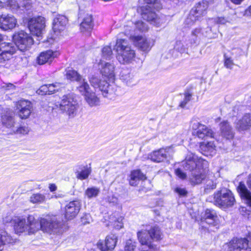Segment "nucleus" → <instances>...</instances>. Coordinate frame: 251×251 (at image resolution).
Listing matches in <instances>:
<instances>
[{
    "label": "nucleus",
    "instance_id": "nucleus-1",
    "mask_svg": "<svg viewBox=\"0 0 251 251\" xmlns=\"http://www.w3.org/2000/svg\"><path fill=\"white\" fill-rule=\"evenodd\" d=\"M3 40V36L0 34V43ZM13 40L16 46L11 43H0V64H4L11 59L17 49L24 51L33 43L32 38L23 30L15 32L13 35Z\"/></svg>",
    "mask_w": 251,
    "mask_h": 251
},
{
    "label": "nucleus",
    "instance_id": "nucleus-2",
    "mask_svg": "<svg viewBox=\"0 0 251 251\" xmlns=\"http://www.w3.org/2000/svg\"><path fill=\"white\" fill-rule=\"evenodd\" d=\"M208 163L195 153L189 152L182 162L184 169L191 173L190 179L192 184H199L201 183L204 177L203 169L208 167Z\"/></svg>",
    "mask_w": 251,
    "mask_h": 251
},
{
    "label": "nucleus",
    "instance_id": "nucleus-3",
    "mask_svg": "<svg viewBox=\"0 0 251 251\" xmlns=\"http://www.w3.org/2000/svg\"><path fill=\"white\" fill-rule=\"evenodd\" d=\"M114 49L117 52V59L121 64L130 63L135 57V50L125 39H118Z\"/></svg>",
    "mask_w": 251,
    "mask_h": 251
},
{
    "label": "nucleus",
    "instance_id": "nucleus-4",
    "mask_svg": "<svg viewBox=\"0 0 251 251\" xmlns=\"http://www.w3.org/2000/svg\"><path fill=\"white\" fill-rule=\"evenodd\" d=\"M14 228L16 233L25 232L28 234L34 233L39 230V225L32 215H29L27 219L18 217L13 220Z\"/></svg>",
    "mask_w": 251,
    "mask_h": 251
},
{
    "label": "nucleus",
    "instance_id": "nucleus-5",
    "mask_svg": "<svg viewBox=\"0 0 251 251\" xmlns=\"http://www.w3.org/2000/svg\"><path fill=\"white\" fill-rule=\"evenodd\" d=\"M78 104L73 94L63 96L59 102V109L70 118L75 117L77 113Z\"/></svg>",
    "mask_w": 251,
    "mask_h": 251
},
{
    "label": "nucleus",
    "instance_id": "nucleus-6",
    "mask_svg": "<svg viewBox=\"0 0 251 251\" xmlns=\"http://www.w3.org/2000/svg\"><path fill=\"white\" fill-rule=\"evenodd\" d=\"M36 223L40 225L39 229L50 234H61L64 231L62 224L56 216L41 219L40 222L36 220Z\"/></svg>",
    "mask_w": 251,
    "mask_h": 251
},
{
    "label": "nucleus",
    "instance_id": "nucleus-7",
    "mask_svg": "<svg viewBox=\"0 0 251 251\" xmlns=\"http://www.w3.org/2000/svg\"><path fill=\"white\" fill-rule=\"evenodd\" d=\"M213 200L215 205L224 208L231 207L235 202L233 194L226 189L215 192L213 195Z\"/></svg>",
    "mask_w": 251,
    "mask_h": 251
},
{
    "label": "nucleus",
    "instance_id": "nucleus-8",
    "mask_svg": "<svg viewBox=\"0 0 251 251\" xmlns=\"http://www.w3.org/2000/svg\"><path fill=\"white\" fill-rule=\"evenodd\" d=\"M89 81L93 87L99 89L104 97L109 99H112L114 97L115 92L113 86L109 85L107 81H100L98 77L95 76H92Z\"/></svg>",
    "mask_w": 251,
    "mask_h": 251
},
{
    "label": "nucleus",
    "instance_id": "nucleus-9",
    "mask_svg": "<svg viewBox=\"0 0 251 251\" xmlns=\"http://www.w3.org/2000/svg\"><path fill=\"white\" fill-rule=\"evenodd\" d=\"M201 223V226L209 231H215L219 227L218 217L213 210H205Z\"/></svg>",
    "mask_w": 251,
    "mask_h": 251
},
{
    "label": "nucleus",
    "instance_id": "nucleus-10",
    "mask_svg": "<svg viewBox=\"0 0 251 251\" xmlns=\"http://www.w3.org/2000/svg\"><path fill=\"white\" fill-rule=\"evenodd\" d=\"M249 241L246 238H233L223 246L221 251H247Z\"/></svg>",
    "mask_w": 251,
    "mask_h": 251
},
{
    "label": "nucleus",
    "instance_id": "nucleus-11",
    "mask_svg": "<svg viewBox=\"0 0 251 251\" xmlns=\"http://www.w3.org/2000/svg\"><path fill=\"white\" fill-rule=\"evenodd\" d=\"M154 9L148 5L142 6L140 9L141 14L144 20L151 22L156 26H159L164 22V20L158 17Z\"/></svg>",
    "mask_w": 251,
    "mask_h": 251
},
{
    "label": "nucleus",
    "instance_id": "nucleus-12",
    "mask_svg": "<svg viewBox=\"0 0 251 251\" xmlns=\"http://www.w3.org/2000/svg\"><path fill=\"white\" fill-rule=\"evenodd\" d=\"M28 27L32 34L41 37L45 28V19L41 16L31 18L28 21Z\"/></svg>",
    "mask_w": 251,
    "mask_h": 251
},
{
    "label": "nucleus",
    "instance_id": "nucleus-13",
    "mask_svg": "<svg viewBox=\"0 0 251 251\" xmlns=\"http://www.w3.org/2000/svg\"><path fill=\"white\" fill-rule=\"evenodd\" d=\"M191 126L194 130L193 134L198 138L203 139L205 137H214L213 131L207 126L200 123L197 121L192 120Z\"/></svg>",
    "mask_w": 251,
    "mask_h": 251
},
{
    "label": "nucleus",
    "instance_id": "nucleus-14",
    "mask_svg": "<svg viewBox=\"0 0 251 251\" xmlns=\"http://www.w3.org/2000/svg\"><path fill=\"white\" fill-rule=\"evenodd\" d=\"M171 150L170 147L160 148L150 153L148 155V159L155 163L164 162L170 158Z\"/></svg>",
    "mask_w": 251,
    "mask_h": 251
},
{
    "label": "nucleus",
    "instance_id": "nucleus-15",
    "mask_svg": "<svg viewBox=\"0 0 251 251\" xmlns=\"http://www.w3.org/2000/svg\"><path fill=\"white\" fill-rule=\"evenodd\" d=\"M16 107L19 116L22 119L28 118L33 110L31 102L25 100H21L17 102Z\"/></svg>",
    "mask_w": 251,
    "mask_h": 251
},
{
    "label": "nucleus",
    "instance_id": "nucleus-16",
    "mask_svg": "<svg viewBox=\"0 0 251 251\" xmlns=\"http://www.w3.org/2000/svg\"><path fill=\"white\" fill-rule=\"evenodd\" d=\"M117 238L115 234H111L106 236L104 242L99 241L97 243L98 248L101 251H111L115 247Z\"/></svg>",
    "mask_w": 251,
    "mask_h": 251
},
{
    "label": "nucleus",
    "instance_id": "nucleus-17",
    "mask_svg": "<svg viewBox=\"0 0 251 251\" xmlns=\"http://www.w3.org/2000/svg\"><path fill=\"white\" fill-rule=\"evenodd\" d=\"M80 206V203L78 201H74L68 203L65 206L66 219L71 220L74 218L78 213Z\"/></svg>",
    "mask_w": 251,
    "mask_h": 251
},
{
    "label": "nucleus",
    "instance_id": "nucleus-18",
    "mask_svg": "<svg viewBox=\"0 0 251 251\" xmlns=\"http://www.w3.org/2000/svg\"><path fill=\"white\" fill-rule=\"evenodd\" d=\"M99 66L102 75L109 80L113 81L115 77L114 65L112 63L104 62L103 61L100 60Z\"/></svg>",
    "mask_w": 251,
    "mask_h": 251
},
{
    "label": "nucleus",
    "instance_id": "nucleus-19",
    "mask_svg": "<svg viewBox=\"0 0 251 251\" xmlns=\"http://www.w3.org/2000/svg\"><path fill=\"white\" fill-rule=\"evenodd\" d=\"M135 45L141 50L148 52L153 45L152 39H148L142 36H137L134 37Z\"/></svg>",
    "mask_w": 251,
    "mask_h": 251
},
{
    "label": "nucleus",
    "instance_id": "nucleus-20",
    "mask_svg": "<svg viewBox=\"0 0 251 251\" xmlns=\"http://www.w3.org/2000/svg\"><path fill=\"white\" fill-rule=\"evenodd\" d=\"M17 24V20L11 15L0 16V27L4 30L13 29Z\"/></svg>",
    "mask_w": 251,
    "mask_h": 251
},
{
    "label": "nucleus",
    "instance_id": "nucleus-21",
    "mask_svg": "<svg viewBox=\"0 0 251 251\" xmlns=\"http://www.w3.org/2000/svg\"><path fill=\"white\" fill-rule=\"evenodd\" d=\"M201 182L204 183L205 192L208 193L211 190L216 188L217 180L215 176L212 174H209L207 176H205L204 174V177Z\"/></svg>",
    "mask_w": 251,
    "mask_h": 251
},
{
    "label": "nucleus",
    "instance_id": "nucleus-22",
    "mask_svg": "<svg viewBox=\"0 0 251 251\" xmlns=\"http://www.w3.org/2000/svg\"><path fill=\"white\" fill-rule=\"evenodd\" d=\"M137 237L139 242L142 245H146L149 247L150 250L153 248L152 244L153 240L148 234V230H141L137 232Z\"/></svg>",
    "mask_w": 251,
    "mask_h": 251
},
{
    "label": "nucleus",
    "instance_id": "nucleus-23",
    "mask_svg": "<svg viewBox=\"0 0 251 251\" xmlns=\"http://www.w3.org/2000/svg\"><path fill=\"white\" fill-rule=\"evenodd\" d=\"M237 190L242 199L245 200L246 203L251 206V192L248 189L243 182H240Z\"/></svg>",
    "mask_w": 251,
    "mask_h": 251
},
{
    "label": "nucleus",
    "instance_id": "nucleus-24",
    "mask_svg": "<svg viewBox=\"0 0 251 251\" xmlns=\"http://www.w3.org/2000/svg\"><path fill=\"white\" fill-rule=\"evenodd\" d=\"M221 136L226 139L230 140L233 138L234 132L229 123L226 121H223L220 124Z\"/></svg>",
    "mask_w": 251,
    "mask_h": 251
},
{
    "label": "nucleus",
    "instance_id": "nucleus-25",
    "mask_svg": "<svg viewBox=\"0 0 251 251\" xmlns=\"http://www.w3.org/2000/svg\"><path fill=\"white\" fill-rule=\"evenodd\" d=\"M68 23L66 16L62 15H57L53 20L52 28L54 32L63 30Z\"/></svg>",
    "mask_w": 251,
    "mask_h": 251
},
{
    "label": "nucleus",
    "instance_id": "nucleus-26",
    "mask_svg": "<svg viewBox=\"0 0 251 251\" xmlns=\"http://www.w3.org/2000/svg\"><path fill=\"white\" fill-rule=\"evenodd\" d=\"M58 54L57 52H53L51 50L42 52L37 58V62L40 65H43L46 62H51L52 59L57 57Z\"/></svg>",
    "mask_w": 251,
    "mask_h": 251
},
{
    "label": "nucleus",
    "instance_id": "nucleus-27",
    "mask_svg": "<svg viewBox=\"0 0 251 251\" xmlns=\"http://www.w3.org/2000/svg\"><path fill=\"white\" fill-rule=\"evenodd\" d=\"M208 6L207 2L202 1L197 3L191 11H193L194 14L201 19V17L206 15Z\"/></svg>",
    "mask_w": 251,
    "mask_h": 251
},
{
    "label": "nucleus",
    "instance_id": "nucleus-28",
    "mask_svg": "<svg viewBox=\"0 0 251 251\" xmlns=\"http://www.w3.org/2000/svg\"><path fill=\"white\" fill-rule=\"evenodd\" d=\"M251 126V115L247 114L236 123V127L239 130H245Z\"/></svg>",
    "mask_w": 251,
    "mask_h": 251
},
{
    "label": "nucleus",
    "instance_id": "nucleus-29",
    "mask_svg": "<svg viewBox=\"0 0 251 251\" xmlns=\"http://www.w3.org/2000/svg\"><path fill=\"white\" fill-rule=\"evenodd\" d=\"M94 26L93 18L91 15H87L83 19L80 25L82 32L91 30Z\"/></svg>",
    "mask_w": 251,
    "mask_h": 251
},
{
    "label": "nucleus",
    "instance_id": "nucleus-30",
    "mask_svg": "<svg viewBox=\"0 0 251 251\" xmlns=\"http://www.w3.org/2000/svg\"><path fill=\"white\" fill-rule=\"evenodd\" d=\"M121 79L128 85H133L135 83L134 76L128 70H123L120 73Z\"/></svg>",
    "mask_w": 251,
    "mask_h": 251
},
{
    "label": "nucleus",
    "instance_id": "nucleus-31",
    "mask_svg": "<svg viewBox=\"0 0 251 251\" xmlns=\"http://www.w3.org/2000/svg\"><path fill=\"white\" fill-rule=\"evenodd\" d=\"M148 234L153 241H159L162 238V232L160 227L157 226H152L148 230Z\"/></svg>",
    "mask_w": 251,
    "mask_h": 251
},
{
    "label": "nucleus",
    "instance_id": "nucleus-32",
    "mask_svg": "<svg viewBox=\"0 0 251 251\" xmlns=\"http://www.w3.org/2000/svg\"><path fill=\"white\" fill-rule=\"evenodd\" d=\"M84 97L86 102L91 107L100 105L99 99L96 96L95 93L90 91L85 95Z\"/></svg>",
    "mask_w": 251,
    "mask_h": 251
},
{
    "label": "nucleus",
    "instance_id": "nucleus-33",
    "mask_svg": "<svg viewBox=\"0 0 251 251\" xmlns=\"http://www.w3.org/2000/svg\"><path fill=\"white\" fill-rule=\"evenodd\" d=\"M146 177L141 172L140 170H137L132 171L130 175V184L132 186L137 185L136 181L139 180L145 179Z\"/></svg>",
    "mask_w": 251,
    "mask_h": 251
},
{
    "label": "nucleus",
    "instance_id": "nucleus-34",
    "mask_svg": "<svg viewBox=\"0 0 251 251\" xmlns=\"http://www.w3.org/2000/svg\"><path fill=\"white\" fill-rule=\"evenodd\" d=\"M200 148L203 154L207 155L206 153H212L214 152L215 150V146L212 142H209L207 143L203 142L201 144Z\"/></svg>",
    "mask_w": 251,
    "mask_h": 251
},
{
    "label": "nucleus",
    "instance_id": "nucleus-35",
    "mask_svg": "<svg viewBox=\"0 0 251 251\" xmlns=\"http://www.w3.org/2000/svg\"><path fill=\"white\" fill-rule=\"evenodd\" d=\"M203 33L201 32V29L200 28H196L193 30L191 32L190 37V43L192 45L199 44L200 39Z\"/></svg>",
    "mask_w": 251,
    "mask_h": 251
},
{
    "label": "nucleus",
    "instance_id": "nucleus-36",
    "mask_svg": "<svg viewBox=\"0 0 251 251\" xmlns=\"http://www.w3.org/2000/svg\"><path fill=\"white\" fill-rule=\"evenodd\" d=\"M77 82L78 83L77 89L82 95L84 96L91 91L89 84L82 77L81 80H78Z\"/></svg>",
    "mask_w": 251,
    "mask_h": 251
},
{
    "label": "nucleus",
    "instance_id": "nucleus-37",
    "mask_svg": "<svg viewBox=\"0 0 251 251\" xmlns=\"http://www.w3.org/2000/svg\"><path fill=\"white\" fill-rule=\"evenodd\" d=\"M199 20L200 19L194 14V11L190 10L189 14L184 21V24L185 26L189 27L193 25L197 21Z\"/></svg>",
    "mask_w": 251,
    "mask_h": 251
},
{
    "label": "nucleus",
    "instance_id": "nucleus-38",
    "mask_svg": "<svg viewBox=\"0 0 251 251\" xmlns=\"http://www.w3.org/2000/svg\"><path fill=\"white\" fill-rule=\"evenodd\" d=\"M14 242V239L5 231L0 233V246L12 244Z\"/></svg>",
    "mask_w": 251,
    "mask_h": 251
},
{
    "label": "nucleus",
    "instance_id": "nucleus-39",
    "mask_svg": "<svg viewBox=\"0 0 251 251\" xmlns=\"http://www.w3.org/2000/svg\"><path fill=\"white\" fill-rule=\"evenodd\" d=\"M100 193V189L96 187L88 188L85 191V196L89 199L97 197Z\"/></svg>",
    "mask_w": 251,
    "mask_h": 251
},
{
    "label": "nucleus",
    "instance_id": "nucleus-40",
    "mask_svg": "<svg viewBox=\"0 0 251 251\" xmlns=\"http://www.w3.org/2000/svg\"><path fill=\"white\" fill-rule=\"evenodd\" d=\"M66 73V76L68 79L72 81H76L81 80V77L77 72L72 69L67 70Z\"/></svg>",
    "mask_w": 251,
    "mask_h": 251
},
{
    "label": "nucleus",
    "instance_id": "nucleus-41",
    "mask_svg": "<svg viewBox=\"0 0 251 251\" xmlns=\"http://www.w3.org/2000/svg\"><path fill=\"white\" fill-rule=\"evenodd\" d=\"M3 7L12 11H16L21 7L15 0H7L3 2Z\"/></svg>",
    "mask_w": 251,
    "mask_h": 251
},
{
    "label": "nucleus",
    "instance_id": "nucleus-42",
    "mask_svg": "<svg viewBox=\"0 0 251 251\" xmlns=\"http://www.w3.org/2000/svg\"><path fill=\"white\" fill-rule=\"evenodd\" d=\"M45 201V196L40 193L34 194L30 197V201L33 203H41Z\"/></svg>",
    "mask_w": 251,
    "mask_h": 251
},
{
    "label": "nucleus",
    "instance_id": "nucleus-43",
    "mask_svg": "<svg viewBox=\"0 0 251 251\" xmlns=\"http://www.w3.org/2000/svg\"><path fill=\"white\" fill-rule=\"evenodd\" d=\"M3 125L7 128H11L14 126L15 123L14 119L11 116H2L1 121Z\"/></svg>",
    "mask_w": 251,
    "mask_h": 251
},
{
    "label": "nucleus",
    "instance_id": "nucleus-44",
    "mask_svg": "<svg viewBox=\"0 0 251 251\" xmlns=\"http://www.w3.org/2000/svg\"><path fill=\"white\" fill-rule=\"evenodd\" d=\"M91 169L90 167H87V166L84 167L82 171L77 173L76 177L78 179L83 180L87 178L91 174Z\"/></svg>",
    "mask_w": 251,
    "mask_h": 251
},
{
    "label": "nucleus",
    "instance_id": "nucleus-45",
    "mask_svg": "<svg viewBox=\"0 0 251 251\" xmlns=\"http://www.w3.org/2000/svg\"><path fill=\"white\" fill-rule=\"evenodd\" d=\"M102 56L103 58L106 60L111 59L112 56V51L109 46L104 47L102 50Z\"/></svg>",
    "mask_w": 251,
    "mask_h": 251
},
{
    "label": "nucleus",
    "instance_id": "nucleus-46",
    "mask_svg": "<svg viewBox=\"0 0 251 251\" xmlns=\"http://www.w3.org/2000/svg\"><path fill=\"white\" fill-rule=\"evenodd\" d=\"M224 57L225 66L227 69H232L234 65V63L232 58L226 54H224Z\"/></svg>",
    "mask_w": 251,
    "mask_h": 251
},
{
    "label": "nucleus",
    "instance_id": "nucleus-47",
    "mask_svg": "<svg viewBox=\"0 0 251 251\" xmlns=\"http://www.w3.org/2000/svg\"><path fill=\"white\" fill-rule=\"evenodd\" d=\"M136 247V243L131 240H128L126 241L125 251H134Z\"/></svg>",
    "mask_w": 251,
    "mask_h": 251
},
{
    "label": "nucleus",
    "instance_id": "nucleus-48",
    "mask_svg": "<svg viewBox=\"0 0 251 251\" xmlns=\"http://www.w3.org/2000/svg\"><path fill=\"white\" fill-rule=\"evenodd\" d=\"M136 29L141 32L147 31L148 27L147 25L142 21H138L135 24Z\"/></svg>",
    "mask_w": 251,
    "mask_h": 251
},
{
    "label": "nucleus",
    "instance_id": "nucleus-49",
    "mask_svg": "<svg viewBox=\"0 0 251 251\" xmlns=\"http://www.w3.org/2000/svg\"><path fill=\"white\" fill-rule=\"evenodd\" d=\"M192 96V94H191L189 91L185 92L184 93V100L181 102L179 106L182 108L184 107L186 104L191 100Z\"/></svg>",
    "mask_w": 251,
    "mask_h": 251
},
{
    "label": "nucleus",
    "instance_id": "nucleus-50",
    "mask_svg": "<svg viewBox=\"0 0 251 251\" xmlns=\"http://www.w3.org/2000/svg\"><path fill=\"white\" fill-rule=\"evenodd\" d=\"M145 2L149 4V6H151L153 8L159 10L161 8L160 4L158 3L156 0H143Z\"/></svg>",
    "mask_w": 251,
    "mask_h": 251
},
{
    "label": "nucleus",
    "instance_id": "nucleus-51",
    "mask_svg": "<svg viewBox=\"0 0 251 251\" xmlns=\"http://www.w3.org/2000/svg\"><path fill=\"white\" fill-rule=\"evenodd\" d=\"M92 221V218L91 216L89 213H85L81 218V222L82 224L86 225L90 224Z\"/></svg>",
    "mask_w": 251,
    "mask_h": 251
},
{
    "label": "nucleus",
    "instance_id": "nucleus-52",
    "mask_svg": "<svg viewBox=\"0 0 251 251\" xmlns=\"http://www.w3.org/2000/svg\"><path fill=\"white\" fill-rule=\"evenodd\" d=\"M37 93L40 95H44L49 94V89L48 84H45L41 86L40 88L37 91Z\"/></svg>",
    "mask_w": 251,
    "mask_h": 251
},
{
    "label": "nucleus",
    "instance_id": "nucleus-53",
    "mask_svg": "<svg viewBox=\"0 0 251 251\" xmlns=\"http://www.w3.org/2000/svg\"><path fill=\"white\" fill-rule=\"evenodd\" d=\"M13 131L15 133L25 134L28 132L29 129L26 126H20L18 128L16 131L14 129Z\"/></svg>",
    "mask_w": 251,
    "mask_h": 251
},
{
    "label": "nucleus",
    "instance_id": "nucleus-54",
    "mask_svg": "<svg viewBox=\"0 0 251 251\" xmlns=\"http://www.w3.org/2000/svg\"><path fill=\"white\" fill-rule=\"evenodd\" d=\"M58 83L48 84L49 95L52 94L58 90Z\"/></svg>",
    "mask_w": 251,
    "mask_h": 251
},
{
    "label": "nucleus",
    "instance_id": "nucleus-55",
    "mask_svg": "<svg viewBox=\"0 0 251 251\" xmlns=\"http://www.w3.org/2000/svg\"><path fill=\"white\" fill-rule=\"evenodd\" d=\"M175 191L180 196H185L187 194V191L184 188L177 187Z\"/></svg>",
    "mask_w": 251,
    "mask_h": 251
},
{
    "label": "nucleus",
    "instance_id": "nucleus-56",
    "mask_svg": "<svg viewBox=\"0 0 251 251\" xmlns=\"http://www.w3.org/2000/svg\"><path fill=\"white\" fill-rule=\"evenodd\" d=\"M176 174L178 177L182 179L186 177V174L183 172L180 169H177L176 170Z\"/></svg>",
    "mask_w": 251,
    "mask_h": 251
},
{
    "label": "nucleus",
    "instance_id": "nucleus-57",
    "mask_svg": "<svg viewBox=\"0 0 251 251\" xmlns=\"http://www.w3.org/2000/svg\"><path fill=\"white\" fill-rule=\"evenodd\" d=\"M227 22V20L224 17H219L216 21L217 24L223 25L226 24Z\"/></svg>",
    "mask_w": 251,
    "mask_h": 251
},
{
    "label": "nucleus",
    "instance_id": "nucleus-58",
    "mask_svg": "<svg viewBox=\"0 0 251 251\" xmlns=\"http://www.w3.org/2000/svg\"><path fill=\"white\" fill-rule=\"evenodd\" d=\"M246 184L248 188L251 190V173L247 177Z\"/></svg>",
    "mask_w": 251,
    "mask_h": 251
},
{
    "label": "nucleus",
    "instance_id": "nucleus-59",
    "mask_svg": "<svg viewBox=\"0 0 251 251\" xmlns=\"http://www.w3.org/2000/svg\"><path fill=\"white\" fill-rule=\"evenodd\" d=\"M181 45H182V43H181V41H177L176 42V46H175V48L180 51H183V49L181 47L182 46Z\"/></svg>",
    "mask_w": 251,
    "mask_h": 251
},
{
    "label": "nucleus",
    "instance_id": "nucleus-60",
    "mask_svg": "<svg viewBox=\"0 0 251 251\" xmlns=\"http://www.w3.org/2000/svg\"><path fill=\"white\" fill-rule=\"evenodd\" d=\"M114 226L115 228L117 229H120L123 227V223H112Z\"/></svg>",
    "mask_w": 251,
    "mask_h": 251
},
{
    "label": "nucleus",
    "instance_id": "nucleus-61",
    "mask_svg": "<svg viewBox=\"0 0 251 251\" xmlns=\"http://www.w3.org/2000/svg\"><path fill=\"white\" fill-rule=\"evenodd\" d=\"M123 218L121 216L117 218L116 219L114 220L113 221H110V223H123Z\"/></svg>",
    "mask_w": 251,
    "mask_h": 251
},
{
    "label": "nucleus",
    "instance_id": "nucleus-62",
    "mask_svg": "<svg viewBox=\"0 0 251 251\" xmlns=\"http://www.w3.org/2000/svg\"><path fill=\"white\" fill-rule=\"evenodd\" d=\"M49 189L51 192H53L56 190L57 187L54 184H50L49 186Z\"/></svg>",
    "mask_w": 251,
    "mask_h": 251
},
{
    "label": "nucleus",
    "instance_id": "nucleus-63",
    "mask_svg": "<svg viewBox=\"0 0 251 251\" xmlns=\"http://www.w3.org/2000/svg\"><path fill=\"white\" fill-rule=\"evenodd\" d=\"M232 2L236 4H240L244 0H230Z\"/></svg>",
    "mask_w": 251,
    "mask_h": 251
},
{
    "label": "nucleus",
    "instance_id": "nucleus-64",
    "mask_svg": "<svg viewBox=\"0 0 251 251\" xmlns=\"http://www.w3.org/2000/svg\"><path fill=\"white\" fill-rule=\"evenodd\" d=\"M6 88L7 89H14L15 88V86L11 83H9L7 84Z\"/></svg>",
    "mask_w": 251,
    "mask_h": 251
}]
</instances>
